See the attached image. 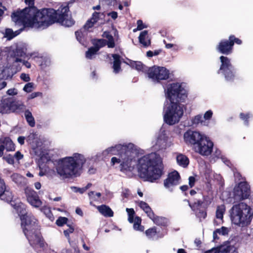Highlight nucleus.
<instances>
[{
    "mask_svg": "<svg viewBox=\"0 0 253 253\" xmlns=\"http://www.w3.org/2000/svg\"><path fill=\"white\" fill-rule=\"evenodd\" d=\"M103 37L107 40L106 41V45L109 48H113L115 47V44L113 36L108 32H104L103 34Z\"/></svg>",
    "mask_w": 253,
    "mask_h": 253,
    "instance_id": "473e14b6",
    "label": "nucleus"
},
{
    "mask_svg": "<svg viewBox=\"0 0 253 253\" xmlns=\"http://www.w3.org/2000/svg\"><path fill=\"white\" fill-rule=\"evenodd\" d=\"M42 93L40 92H35L33 93H32L28 97L29 99H31L35 98L38 96H42Z\"/></svg>",
    "mask_w": 253,
    "mask_h": 253,
    "instance_id": "e2e57ef3",
    "label": "nucleus"
},
{
    "mask_svg": "<svg viewBox=\"0 0 253 253\" xmlns=\"http://www.w3.org/2000/svg\"><path fill=\"white\" fill-rule=\"evenodd\" d=\"M0 144H2L3 149H5L7 151H13L15 150V145L9 137L0 138Z\"/></svg>",
    "mask_w": 253,
    "mask_h": 253,
    "instance_id": "4be33fe9",
    "label": "nucleus"
},
{
    "mask_svg": "<svg viewBox=\"0 0 253 253\" xmlns=\"http://www.w3.org/2000/svg\"><path fill=\"white\" fill-rule=\"evenodd\" d=\"M205 135L199 131L188 130L184 133L183 139L186 144L193 145L194 147Z\"/></svg>",
    "mask_w": 253,
    "mask_h": 253,
    "instance_id": "4468645a",
    "label": "nucleus"
},
{
    "mask_svg": "<svg viewBox=\"0 0 253 253\" xmlns=\"http://www.w3.org/2000/svg\"><path fill=\"white\" fill-rule=\"evenodd\" d=\"M127 64L139 72H142V73L148 72L149 68L143 64L141 62L129 60Z\"/></svg>",
    "mask_w": 253,
    "mask_h": 253,
    "instance_id": "5701e85b",
    "label": "nucleus"
},
{
    "mask_svg": "<svg viewBox=\"0 0 253 253\" xmlns=\"http://www.w3.org/2000/svg\"><path fill=\"white\" fill-rule=\"evenodd\" d=\"M24 112L26 120L29 125L31 127H34L35 126V121L32 113L29 110H26V109Z\"/></svg>",
    "mask_w": 253,
    "mask_h": 253,
    "instance_id": "f704fd0d",
    "label": "nucleus"
},
{
    "mask_svg": "<svg viewBox=\"0 0 253 253\" xmlns=\"http://www.w3.org/2000/svg\"><path fill=\"white\" fill-rule=\"evenodd\" d=\"M100 1L102 2H104L105 4L109 5V4H113L114 5L115 3L118 2L119 3L124 2V4L126 6H128L127 2L124 1V0H100Z\"/></svg>",
    "mask_w": 253,
    "mask_h": 253,
    "instance_id": "c03bdc74",
    "label": "nucleus"
},
{
    "mask_svg": "<svg viewBox=\"0 0 253 253\" xmlns=\"http://www.w3.org/2000/svg\"><path fill=\"white\" fill-rule=\"evenodd\" d=\"M133 228L135 230L142 231L144 230V227L141 224H133Z\"/></svg>",
    "mask_w": 253,
    "mask_h": 253,
    "instance_id": "69168bd1",
    "label": "nucleus"
},
{
    "mask_svg": "<svg viewBox=\"0 0 253 253\" xmlns=\"http://www.w3.org/2000/svg\"><path fill=\"white\" fill-rule=\"evenodd\" d=\"M34 88V84L31 82L26 84L24 86L23 90L26 92L30 93L31 92Z\"/></svg>",
    "mask_w": 253,
    "mask_h": 253,
    "instance_id": "37998d69",
    "label": "nucleus"
},
{
    "mask_svg": "<svg viewBox=\"0 0 253 253\" xmlns=\"http://www.w3.org/2000/svg\"><path fill=\"white\" fill-rule=\"evenodd\" d=\"M34 1H35V0H25V3L30 6L29 7H28V8H35V9H36L38 10V9L36 7L33 6L34 5ZM26 9H27V8H25L24 9H23L22 10H21V11H17L16 12H14L13 13H12V14L11 15V19H12V21L15 23L16 24H17V25H22L24 26V27H30V28H31L30 26H26L24 25V23L23 21L22 20V18L21 17H20L19 16L18 17L17 16V18H17L18 19V21H14L13 20V16H17V14H18V13H19L23 12ZM42 10H41V11H42ZM38 11H39V10H38Z\"/></svg>",
    "mask_w": 253,
    "mask_h": 253,
    "instance_id": "412c9836",
    "label": "nucleus"
},
{
    "mask_svg": "<svg viewBox=\"0 0 253 253\" xmlns=\"http://www.w3.org/2000/svg\"><path fill=\"white\" fill-rule=\"evenodd\" d=\"M26 106L23 102L12 97L2 99L0 102V113L2 114H20L24 112Z\"/></svg>",
    "mask_w": 253,
    "mask_h": 253,
    "instance_id": "0eeeda50",
    "label": "nucleus"
},
{
    "mask_svg": "<svg viewBox=\"0 0 253 253\" xmlns=\"http://www.w3.org/2000/svg\"><path fill=\"white\" fill-rule=\"evenodd\" d=\"M88 195L90 200L97 201L100 200L101 194L99 192L95 193L94 191H90L88 193Z\"/></svg>",
    "mask_w": 253,
    "mask_h": 253,
    "instance_id": "a19ab883",
    "label": "nucleus"
},
{
    "mask_svg": "<svg viewBox=\"0 0 253 253\" xmlns=\"http://www.w3.org/2000/svg\"><path fill=\"white\" fill-rule=\"evenodd\" d=\"M213 147V143L209 137L205 135L194 149L196 152L202 156H208L211 154Z\"/></svg>",
    "mask_w": 253,
    "mask_h": 253,
    "instance_id": "9b49d317",
    "label": "nucleus"
},
{
    "mask_svg": "<svg viewBox=\"0 0 253 253\" xmlns=\"http://www.w3.org/2000/svg\"><path fill=\"white\" fill-rule=\"evenodd\" d=\"M7 94L10 96L16 95L18 94L17 89L15 88H10L6 91Z\"/></svg>",
    "mask_w": 253,
    "mask_h": 253,
    "instance_id": "13d9d810",
    "label": "nucleus"
},
{
    "mask_svg": "<svg viewBox=\"0 0 253 253\" xmlns=\"http://www.w3.org/2000/svg\"><path fill=\"white\" fill-rule=\"evenodd\" d=\"M41 211H43L46 214V216L47 217H48L49 218H50L51 213V212H50V210H49V209H48L46 207H43L41 209Z\"/></svg>",
    "mask_w": 253,
    "mask_h": 253,
    "instance_id": "774afa93",
    "label": "nucleus"
},
{
    "mask_svg": "<svg viewBox=\"0 0 253 253\" xmlns=\"http://www.w3.org/2000/svg\"><path fill=\"white\" fill-rule=\"evenodd\" d=\"M199 124L203 126H207L208 125V123L204 120L202 116L198 115L191 119L190 122L188 123V125L191 126H196Z\"/></svg>",
    "mask_w": 253,
    "mask_h": 253,
    "instance_id": "393cba45",
    "label": "nucleus"
},
{
    "mask_svg": "<svg viewBox=\"0 0 253 253\" xmlns=\"http://www.w3.org/2000/svg\"><path fill=\"white\" fill-rule=\"evenodd\" d=\"M137 30H141L143 29L146 28L147 27V26L143 24L142 21L141 20H138L137 21Z\"/></svg>",
    "mask_w": 253,
    "mask_h": 253,
    "instance_id": "6e6d98bb",
    "label": "nucleus"
},
{
    "mask_svg": "<svg viewBox=\"0 0 253 253\" xmlns=\"http://www.w3.org/2000/svg\"><path fill=\"white\" fill-rule=\"evenodd\" d=\"M99 211L104 216L112 217L113 216V211L107 206L101 205L97 207Z\"/></svg>",
    "mask_w": 253,
    "mask_h": 253,
    "instance_id": "c85d7f7f",
    "label": "nucleus"
},
{
    "mask_svg": "<svg viewBox=\"0 0 253 253\" xmlns=\"http://www.w3.org/2000/svg\"><path fill=\"white\" fill-rule=\"evenodd\" d=\"M11 178L17 184H22L25 182V178L18 173H13L11 175Z\"/></svg>",
    "mask_w": 253,
    "mask_h": 253,
    "instance_id": "e433bc0d",
    "label": "nucleus"
},
{
    "mask_svg": "<svg viewBox=\"0 0 253 253\" xmlns=\"http://www.w3.org/2000/svg\"><path fill=\"white\" fill-rule=\"evenodd\" d=\"M152 144L154 150L160 151L167 149L171 145L172 143L169 140L166 131L162 128L155 140L153 141Z\"/></svg>",
    "mask_w": 253,
    "mask_h": 253,
    "instance_id": "1a4fd4ad",
    "label": "nucleus"
},
{
    "mask_svg": "<svg viewBox=\"0 0 253 253\" xmlns=\"http://www.w3.org/2000/svg\"><path fill=\"white\" fill-rule=\"evenodd\" d=\"M253 211L250 207L244 203H240L233 206L231 212L232 222L236 225L244 227L251 221Z\"/></svg>",
    "mask_w": 253,
    "mask_h": 253,
    "instance_id": "423d86ee",
    "label": "nucleus"
},
{
    "mask_svg": "<svg viewBox=\"0 0 253 253\" xmlns=\"http://www.w3.org/2000/svg\"><path fill=\"white\" fill-rule=\"evenodd\" d=\"M92 43L96 51H98L100 48L106 45V41L104 39L95 40L93 41Z\"/></svg>",
    "mask_w": 253,
    "mask_h": 253,
    "instance_id": "c9c22d12",
    "label": "nucleus"
},
{
    "mask_svg": "<svg viewBox=\"0 0 253 253\" xmlns=\"http://www.w3.org/2000/svg\"><path fill=\"white\" fill-rule=\"evenodd\" d=\"M161 51V50H155L154 51L149 50L147 52V56L149 57H151L153 56H156L159 55Z\"/></svg>",
    "mask_w": 253,
    "mask_h": 253,
    "instance_id": "4d7b16f0",
    "label": "nucleus"
},
{
    "mask_svg": "<svg viewBox=\"0 0 253 253\" xmlns=\"http://www.w3.org/2000/svg\"><path fill=\"white\" fill-rule=\"evenodd\" d=\"M71 188L76 192H79L81 194L84 193L85 192L84 189L83 188H78L76 187H72Z\"/></svg>",
    "mask_w": 253,
    "mask_h": 253,
    "instance_id": "338daca9",
    "label": "nucleus"
},
{
    "mask_svg": "<svg viewBox=\"0 0 253 253\" xmlns=\"http://www.w3.org/2000/svg\"><path fill=\"white\" fill-rule=\"evenodd\" d=\"M250 193L249 185L245 182H240L234 188V198L236 201H241L248 198Z\"/></svg>",
    "mask_w": 253,
    "mask_h": 253,
    "instance_id": "2eb2a0df",
    "label": "nucleus"
},
{
    "mask_svg": "<svg viewBox=\"0 0 253 253\" xmlns=\"http://www.w3.org/2000/svg\"><path fill=\"white\" fill-rule=\"evenodd\" d=\"M85 161L84 156L79 153L60 159L55 165L56 173L62 179L78 176Z\"/></svg>",
    "mask_w": 253,
    "mask_h": 253,
    "instance_id": "39448f33",
    "label": "nucleus"
},
{
    "mask_svg": "<svg viewBox=\"0 0 253 253\" xmlns=\"http://www.w3.org/2000/svg\"><path fill=\"white\" fill-rule=\"evenodd\" d=\"M218 247L221 253H237L233 241H226Z\"/></svg>",
    "mask_w": 253,
    "mask_h": 253,
    "instance_id": "aec40b11",
    "label": "nucleus"
},
{
    "mask_svg": "<svg viewBox=\"0 0 253 253\" xmlns=\"http://www.w3.org/2000/svg\"><path fill=\"white\" fill-rule=\"evenodd\" d=\"M3 159L8 164L13 165L14 163V157L11 155H8L4 156Z\"/></svg>",
    "mask_w": 253,
    "mask_h": 253,
    "instance_id": "8fccbe9b",
    "label": "nucleus"
},
{
    "mask_svg": "<svg viewBox=\"0 0 253 253\" xmlns=\"http://www.w3.org/2000/svg\"><path fill=\"white\" fill-rule=\"evenodd\" d=\"M204 253H221L219 248H213L211 250H209L206 252H205Z\"/></svg>",
    "mask_w": 253,
    "mask_h": 253,
    "instance_id": "680f3d73",
    "label": "nucleus"
},
{
    "mask_svg": "<svg viewBox=\"0 0 253 253\" xmlns=\"http://www.w3.org/2000/svg\"><path fill=\"white\" fill-rule=\"evenodd\" d=\"M212 116V112L211 110H210L207 111L204 115V120L206 121L210 120Z\"/></svg>",
    "mask_w": 253,
    "mask_h": 253,
    "instance_id": "603ef678",
    "label": "nucleus"
},
{
    "mask_svg": "<svg viewBox=\"0 0 253 253\" xmlns=\"http://www.w3.org/2000/svg\"><path fill=\"white\" fill-rule=\"evenodd\" d=\"M68 218L65 217H59L56 221V224L59 226H62L64 224H66Z\"/></svg>",
    "mask_w": 253,
    "mask_h": 253,
    "instance_id": "49530a36",
    "label": "nucleus"
},
{
    "mask_svg": "<svg viewBox=\"0 0 253 253\" xmlns=\"http://www.w3.org/2000/svg\"><path fill=\"white\" fill-rule=\"evenodd\" d=\"M138 206L147 214L148 217L153 216V211L147 203L142 201L137 202Z\"/></svg>",
    "mask_w": 253,
    "mask_h": 253,
    "instance_id": "cd10ccee",
    "label": "nucleus"
},
{
    "mask_svg": "<svg viewBox=\"0 0 253 253\" xmlns=\"http://www.w3.org/2000/svg\"><path fill=\"white\" fill-rule=\"evenodd\" d=\"M114 59L113 68L115 73H118L121 69L120 56L118 54H113L112 55Z\"/></svg>",
    "mask_w": 253,
    "mask_h": 253,
    "instance_id": "c756f323",
    "label": "nucleus"
},
{
    "mask_svg": "<svg viewBox=\"0 0 253 253\" xmlns=\"http://www.w3.org/2000/svg\"><path fill=\"white\" fill-rule=\"evenodd\" d=\"M103 15V13L94 12L93 13L90 19L95 24L98 21L100 16Z\"/></svg>",
    "mask_w": 253,
    "mask_h": 253,
    "instance_id": "de8ad7c7",
    "label": "nucleus"
},
{
    "mask_svg": "<svg viewBox=\"0 0 253 253\" xmlns=\"http://www.w3.org/2000/svg\"><path fill=\"white\" fill-rule=\"evenodd\" d=\"M234 43L230 42L229 40L221 41L217 46V49L219 52L222 54H229L232 52Z\"/></svg>",
    "mask_w": 253,
    "mask_h": 253,
    "instance_id": "f3484780",
    "label": "nucleus"
},
{
    "mask_svg": "<svg viewBox=\"0 0 253 253\" xmlns=\"http://www.w3.org/2000/svg\"><path fill=\"white\" fill-rule=\"evenodd\" d=\"M95 23L90 19H88L85 25H84V29L85 30H88L89 28L92 27Z\"/></svg>",
    "mask_w": 253,
    "mask_h": 253,
    "instance_id": "5fc2aeb1",
    "label": "nucleus"
},
{
    "mask_svg": "<svg viewBox=\"0 0 253 253\" xmlns=\"http://www.w3.org/2000/svg\"><path fill=\"white\" fill-rule=\"evenodd\" d=\"M75 35L77 40L83 45H85V42L84 40V36L83 32L81 31L76 32Z\"/></svg>",
    "mask_w": 253,
    "mask_h": 253,
    "instance_id": "79ce46f5",
    "label": "nucleus"
},
{
    "mask_svg": "<svg viewBox=\"0 0 253 253\" xmlns=\"http://www.w3.org/2000/svg\"><path fill=\"white\" fill-rule=\"evenodd\" d=\"M180 175L177 171H174L169 173L168 178L164 181V185L166 188L177 185L179 183Z\"/></svg>",
    "mask_w": 253,
    "mask_h": 253,
    "instance_id": "a211bd4d",
    "label": "nucleus"
},
{
    "mask_svg": "<svg viewBox=\"0 0 253 253\" xmlns=\"http://www.w3.org/2000/svg\"><path fill=\"white\" fill-rule=\"evenodd\" d=\"M229 40L230 42H235L238 44H240L242 43V41L240 39L238 38H236L234 36H231L229 37Z\"/></svg>",
    "mask_w": 253,
    "mask_h": 253,
    "instance_id": "052dcab7",
    "label": "nucleus"
},
{
    "mask_svg": "<svg viewBox=\"0 0 253 253\" xmlns=\"http://www.w3.org/2000/svg\"><path fill=\"white\" fill-rule=\"evenodd\" d=\"M23 26H24L23 25ZM24 27L23 28H21L19 30L16 31L15 32L11 29H6L5 31L4 37L7 38L8 40H10L18 35L23 30Z\"/></svg>",
    "mask_w": 253,
    "mask_h": 253,
    "instance_id": "2f4dec72",
    "label": "nucleus"
},
{
    "mask_svg": "<svg viewBox=\"0 0 253 253\" xmlns=\"http://www.w3.org/2000/svg\"><path fill=\"white\" fill-rule=\"evenodd\" d=\"M167 234L166 230H164L163 232L157 231L156 227H152L147 229L145 231V234L147 237L150 240H156L159 238H163Z\"/></svg>",
    "mask_w": 253,
    "mask_h": 253,
    "instance_id": "6ab92c4d",
    "label": "nucleus"
},
{
    "mask_svg": "<svg viewBox=\"0 0 253 253\" xmlns=\"http://www.w3.org/2000/svg\"><path fill=\"white\" fill-rule=\"evenodd\" d=\"M138 39L139 42L144 47H147L151 44V39L146 30L140 33Z\"/></svg>",
    "mask_w": 253,
    "mask_h": 253,
    "instance_id": "b1692460",
    "label": "nucleus"
},
{
    "mask_svg": "<svg viewBox=\"0 0 253 253\" xmlns=\"http://www.w3.org/2000/svg\"><path fill=\"white\" fill-rule=\"evenodd\" d=\"M216 232L219 235L224 236L228 234L229 229L223 226L220 228L216 229Z\"/></svg>",
    "mask_w": 253,
    "mask_h": 253,
    "instance_id": "09e8293b",
    "label": "nucleus"
},
{
    "mask_svg": "<svg viewBox=\"0 0 253 253\" xmlns=\"http://www.w3.org/2000/svg\"><path fill=\"white\" fill-rule=\"evenodd\" d=\"M98 51H96L95 48L93 46L91 47L85 53V57L86 58L91 59L93 58L94 55L97 53Z\"/></svg>",
    "mask_w": 253,
    "mask_h": 253,
    "instance_id": "ea45409f",
    "label": "nucleus"
},
{
    "mask_svg": "<svg viewBox=\"0 0 253 253\" xmlns=\"http://www.w3.org/2000/svg\"><path fill=\"white\" fill-rule=\"evenodd\" d=\"M214 155L216 158L221 159L224 163L227 166H229V164H230L229 161L222 154L220 150L216 149L214 153Z\"/></svg>",
    "mask_w": 253,
    "mask_h": 253,
    "instance_id": "58836bf2",
    "label": "nucleus"
},
{
    "mask_svg": "<svg viewBox=\"0 0 253 253\" xmlns=\"http://www.w3.org/2000/svg\"><path fill=\"white\" fill-rule=\"evenodd\" d=\"M176 162L179 166L184 168H186L189 163V159L186 156L182 154H178L177 155Z\"/></svg>",
    "mask_w": 253,
    "mask_h": 253,
    "instance_id": "bb28decb",
    "label": "nucleus"
},
{
    "mask_svg": "<svg viewBox=\"0 0 253 253\" xmlns=\"http://www.w3.org/2000/svg\"><path fill=\"white\" fill-rule=\"evenodd\" d=\"M251 114H247L246 115H245L243 113L240 114V117L244 121L245 125L248 126V119L250 118L251 117Z\"/></svg>",
    "mask_w": 253,
    "mask_h": 253,
    "instance_id": "864d4df0",
    "label": "nucleus"
},
{
    "mask_svg": "<svg viewBox=\"0 0 253 253\" xmlns=\"http://www.w3.org/2000/svg\"><path fill=\"white\" fill-rule=\"evenodd\" d=\"M0 197H1V199L3 200H5L7 202H11V203L13 204V202L12 201V199L13 198L12 194L11 192H9L8 191H6L5 189L4 190L3 193L0 195Z\"/></svg>",
    "mask_w": 253,
    "mask_h": 253,
    "instance_id": "4c0bfd02",
    "label": "nucleus"
},
{
    "mask_svg": "<svg viewBox=\"0 0 253 253\" xmlns=\"http://www.w3.org/2000/svg\"><path fill=\"white\" fill-rule=\"evenodd\" d=\"M196 214L200 220L205 219L207 216V212L204 210H197L196 212Z\"/></svg>",
    "mask_w": 253,
    "mask_h": 253,
    "instance_id": "a18cd8bd",
    "label": "nucleus"
},
{
    "mask_svg": "<svg viewBox=\"0 0 253 253\" xmlns=\"http://www.w3.org/2000/svg\"><path fill=\"white\" fill-rule=\"evenodd\" d=\"M20 78L25 82H28L30 81L29 75L25 73H22L20 75Z\"/></svg>",
    "mask_w": 253,
    "mask_h": 253,
    "instance_id": "bf43d9fd",
    "label": "nucleus"
},
{
    "mask_svg": "<svg viewBox=\"0 0 253 253\" xmlns=\"http://www.w3.org/2000/svg\"><path fill=\"white\" fill-rule=\"evenodd\" d=\"M26 51L27 47L25 43H19L17 45L15 50L13 51V57L10 60L12 62L10 67L11 69H14L13 67L15 66V71H19L21 69L20 63L25 65L27 68L31 67V64L24 60L28 56L26 54Z\"/></svg>",
    "mask_w": 253,
    "mask_h": 253,
    "instance_id": "6e6552de",
    "label": "nucleus"
},
{
    "mask_svg": "<svg viewBox=\"0 0 253 253\" xmlns=\"http://www.w3.org/2000/svg\"><path fill=\"white\" fill-rule=\"evenodd\" d=\"M25 193L28 202L32 207L38 208L42 205V202L40 199L38 193L34 190L30 188H26Z\"/></svg>",
    "mask_w": 253,
    "mask_h": 253,
    "instance_id": "dca6fc26",
    "label": "nucleus"
},
{
    "mask_svg": "<svg viewBox=\"0 0 253 253\" xmlns=\"http://www.w3.org/2000/svg\"><path fill=\"white\" fill-rule=\"evenodd\" d=\"M225 211V207L224 205L218 206L216 211V217L219 220V223L222 222L223 214Z\"/></svg>",
    "mask_w": 253,
    "mask_h": 253,
    "instance_id": "72a5a7b5",
    "label": "nucleus"
},
{
    "mask_svg": "<svg viewBox=\"0 0 253 253\" xmlns=\"http://www.w3.org/2000/svg\"><path fill=\"white\" fill-rule=\"evenodd\" d=\"M28 139L30 143L32 144L34 149H36L41 146L42 142L41 141L40 142V139L39 138L38 134L37 133H30Z\"/></svg>",
    "mask_w": 253,
    "mask_h": 253,
    "instance_id": "a878e982",
    "label": "nucleus"
},
{
    "mask_svg": "<svg viewBox=\"0 0 253 253\" xmlns=\"http://www.w3.org/2000/svg\"><path fill=\"white\" fill-rule=\"evenodd\" d=\"M220 59L221 64L218 73H222L227 81L232 80L235 77V70L230 62V60L223 56H220Z\"/></svg>",
    "mask_w": 253,
    "mask_h": 253,
    "instance_id": "f8f14e48",
    "label": "nucleus"
},
{
    "mask_svg": "<svg viewBox=\"0 0 253 253\" xmlns=\"http://www.w3.org/2000/svg\"><path fill=\"white\" fill-rule=\"evenodd\" d=\"M4 52L0 49V74L2 77L0 78L1 79L8 80L12 78L13 74L9 73V69L11 67L10 60L12 58L8 60L7 58L3 57Z\"/></svg>",
    "mask_w": 253,
    "mask_h": 253,
    "instance_id": "ddd939ff",
    "label": "nucleus"
},
{
    "mask_svg": "<svg viewBox=\"0 0 253 253\" xmlns=\"http://www.w3.org/2000/svg\"><path fill=\"white\" fill-rule=\"evenodd\" d=\"M148 76L153 82L158 83L169 78V71L165 67L154 66L149 68Z\"/></svg>",
    "mask_w": 253,
    "mask_h": 253,
    "instance_id": "9d476101",
    "label": "nucleus"
},
{
    "mask_svg": "<svg viewBox=\"0 0 253 253\" xmlns=\"http://www.w3.org/2000/svg\"><path fill=\"white\" fill-rule=\"evenodd\" d=\"M69 7L64 6L56 11L53 9H43L38 11L35 8L26 9L18 13L17 16H13L14 21H17V16L22 18L26 26L37 29H44L55 22L61 23L66 27H70L74 24V20L68 17Z\"/></svg>",
    "mask_w": 253,
    "mask_h": 253,
    "instance_id": "f03ea898",
    "label": "nucleus"
},
{
    "mask_svg": "<svg viewBox=\"0 0 253 253\" xmlns=\"http://www.w3.org/2000/svg\"><path fill=\"white\" fill-rule=\"evenodd\" d=\"M166 100L164 106V119L166 123L173 125L178 123L184 113L183 105L179 101H184L187 97V90L184 83H173L165 89Z\"/></svg>",
    "mask_w": 253,
    "mask_h": 253,
    "instance_id": "7ed1b4c3",
    "label": "nucleus"
},
{
    "mask_svg": "<svg viewBox=\"0 0 253 253\" xmlns=\"http://www.w3.org/2000/svg\"><path fill=\"white\" fill-rule=\"evenodd\" d=\"M74 231V227L69 226V228L64 231V235L68 238L69 241H70L69 235L72 233Z\"/></svg>",
    "mask_w": 253,
    "mask_h": 253,
    "instance_id": "3c124183",
    "label": "nucleus"
},
{
    "mask_svg": "<svg viewBox=\"0 0 253 253\" xmlns=\"http://www.w3.org/2000/svg\"><path fill=\"white\" fill-rule=\"evenodd\" d=\"M5 188V186L4 181L0 178V195L3 193Z\"/></svg>",
    "mask_w": 253,
    "mask_h": 253,
    "instance_id": "0e129e2a",
    "label": "nucleus"
},
{
    "mask_svg": "<svg viewBox=\"0 0 253 253\" xmlns=\"http://www.w3.org/2000/svg\"><path fill=\"white\" fill-rule=\"evenodd\" d=\"M153 221V222L158 225L160 226H165L167 224L168 222V219L163 217H160V216H155L154 213H153V216L152 217H149Z\"/></svg>",
    "mask_w": 253,
    "mask_h": 253,
    "instance_id": "7c9ffc66",
    "label": "nucleus"
},
{
    "mask_svg": "<svg viewBox=\"0 0 253 253\" xmlns=\"http://www.w3.org/2000/svg\"><path fill=\"white\" fill-rule=\"evenodd\" d=\"M11 205L17 211L21 221L23 231L30 245L34 248H40L43 250L44 243L38 231L37 220L31 214H28L25 205L21 203Z\"/></svg>",
    "mask_w": 253,
    "mask_h": 253,
    "instance_id": "20e7f679",
    "label": "nucleus"
},
{
    "mask_svg": "<svg viewBox=\"0 0 253 253\" xmlns=\"http://www.w3.org/2000/svg\"><path fill=\"white\" fill-rule=\"evenodd\" d=\"M139 150L133 144H117L108 148L102 153V158L109 155H117L112 157V165L120 164V170L128 176H132L137 169L139 176L146 181L154 182L162 175V160L160 155L151 153L138 159Z\"/></svg>",
    "mask_w": 253,
    "mask_h": 253,
    "instance_id": "f257e3e1",
    "label": "nucleus"
}]
</instances>
